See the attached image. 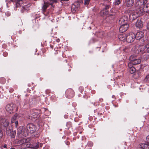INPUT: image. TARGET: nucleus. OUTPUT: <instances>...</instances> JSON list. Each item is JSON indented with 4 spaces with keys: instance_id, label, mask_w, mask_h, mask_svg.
Here are the masks:
<instances>
[{
    "instance_id": "f257e3e1",
    "label": "nucleus",
    "mask_w": 149,
    "mask_h": 149,
    "mask_svg": "<svg viewBox=\"0 0 149 149\" xmlns=\"http://www.w3.org/2000/svg\"><path fill=\"white\" fill-rule=\"evenodd\" d=\"M26 130L23 128L22 127H19L18 129L17 134L20 137H23L27 136L29 132L32 133L36 130V126L33 124H29L26 126Z\"/></svg>"
},
{
    "instance_id": "f03ea898",
    "label": "nucleus",
    "mask_w": 149,
    "mask_h": 149,
    "mask_svg": "<svg viewBox=\"0 0 149 149\" xmlns=\"http://www.w3.org/2000/svg\"><path fill=\"white\" fill-rule=\"evenodd\" d=\"M129 59L130 62L129 63H131V65L138 64L141 62V60L140 58L135 55H131Z\"/></svg>"
},
{
    "instance_id": "7ed1b4c3",
    "label": "nucleus",
    "mask_w": 149,
    "mask_h": 149,
    "mask_svg": "<svg viewBox=\"0 0 149 149\" xmlns=\"http://www.w3.org/2000/svg\"><path fill=\"white\" fill-rule=\"evenodd\" d=\"M146 45H141L139 46L137 48H136L135 53L136 54H142L147 53Z\"/></svg>"
},
{
    "instance_id": "20e7f679",
    "label": "nucleus",
    "mask_w": 149,
    "mask_h": 149,
    "mask_svg": "<svg viewBox=\"0 0 149 149\" xmlns=\"http://www.w3.org/2000/svg\"><path fill=\"white\" fill-rule=\"evenodd\" d=\"M53 2H57V1H44L42 7L43 12H45L46 9L49 5L53 6L52 3Z\"/></svg>"
},
{
    "instance_id": "39448f33",
    "label": "nucleus",
    "mask_w": 149,
    "mask_h": 149,
    "mask_svg": "<svg viewBox=\"0 0 149 149\" xmlns=\"http://www.w3.org/2000/svg\"><path fill=\"white\" fill-rule=\"evenodd\" d=\"M146 1H137L136 3L138 4V6L139 8H138L136 11V13L139 12V13H138V14H141L143 11V9L142 7L139 8L142 5H143L144 3H146Z\"/></svg>"
},
{
    "instance_id": "423d86ee",
    "label": "nucleus",
    "mask_w": 149,
    "mask_h": 149,
    "mask_svg": "<svg viewBox=\"0 0 149 149\" xmlns=\"http://www.w3.org/2000/svg\"><path fill=\"white\" fill-rule=\"evenodd\" d=\"M135 38V35L133 33H130L127 35L126 40L128 42H133Z\"/></svg>"
},
{
    "instance_id": "0eeeda50",
    "label": "nucleus",
    "mask_w": 149,
    "mask_h": 149,
    "mask_svg": "<svg viewBox=\"0 0 149 149\" xmlns=\"http://www.w3.org/2000/svg\"><path fill=\"white\" fill-rule=\"evenodd\" d=\"M65 94L67 97L69 98H72L74 95V92L71 89H67L65 92Z\"/></svg>"
},
{
    "instance_id": "6e6552de",
    "label": "nucleus",
    "mask_w": 149,
    "mask_h": 149,
    "mask_svg": "<svg viewBox=\"0 0 149 149\" xmlns=\"http://www.w3.org/2000/svg\"><path fill=\"white\" fill-rule=\"evenodd\" d=\"M120 26L119 28V30L121 32H123L127 30L129 27L128 24L120 25Z\"/></svg>"
},
{
    "instance_id": "1a4fd4ad",
    "label": "nucleus",
    "mask_w": 149,
    "mask_h": 149,
    "mask_svg": "<svg viewBox=\"0 0 149 149\" xmlns=\"http://www.w3.org/2000/svg\"><path fill=\"white\" fill-rule=\"evenodd\" d=\"M127 18L126 16H123L121 17L119 21V23L120 25L128 24L127 23Z\"/></svg>"
},
{
    "instance_id": "9d476101",
    "label": "nucleus",
    "mask_w": 149,
    "mask_h": 149,
    "mask_svg": "<svg viewBox=\"0 0 149 149\" xmlns=\"http://www.w3.org/2000/svg\"><path fill=\"white\" fill-rule=\"evenodd\" d=\"M13 104H7L6 107V109L7 111L10 113H13Z\"/></svg>"
},
{
    "instance_id": "9b49d317",
    "label": "nucleus",
    "mask_w": 149,
    "mask_h": 149,
    "mask_svg": "<svg viewBox=\"0 0 149 149\" xmlns=\"http://www.w3.org/2000/svg\"><path fill=\"white\" fill-rule=\"evenodd\" d=\"M6 134L8 136H10L11 138H13L15 136L16 132L15 131H12L11 129H10L7 130Z\"/></svg>"
},
{
    "instance_id": "f8f14e48",
    "label": "nucleus",
    "mask_w": 149,
    "mask_h": 149,
    "mask_svg": "<svg viewBox=\"0 0 149 149\" xmlns=\"http://www.w3.org/2000/svg\"><path fill=\"white\" fill-rule=\"evenodd\" d=\"M144 35L143 32L142 31L138 32L135 35V38L137 40H139L142 38Z\"/></svg>"
},
{
    "instance_id": "ddd939ff",
    "label": "nucleus",
    "mask_w": 149,
    "mask_h": 149,
    "mask_svg": "<svg viewBox=\"0 0 149 149\" xmlns=\"http://www.w3.org/2000/svg\"><path fill=\"white\" fill-rule=\"evenodd\" d=\"M139 149H148L149 145L148 143H141L139 146Z\"/></svg>"
},
{
    "instance_id": "4468645a",
    "label": "nucleus",
    "mask_w": 149,
    "mask_h": 149,
    "mask_svg": "<svg viewBox=\"0 0 149 149\" xmlns=\"http://www.w3.org/2000/svg\"><path fill=\"white\" fill-rule=\"evenodd\" d=\"M119 39L123 41L126 40L127 35L124 34H120L118 36Z\"/></svg>"
},
{
    "instance_id": "2eb2a0df",
    "label": "nucleus",
    "mask_w": 149,
    "mask_h": 149,
    "mask_svg": "<svg viewBox=\"0 0 149 149\" xmlns=\"http://www.w3.org/2000/svg\"><path fill=\"white\" fill-rule=\"evenodd\" d=\"M128 66L130 69V72L131 74H133L136 71V69L134 67L132 66L131 63H129L128 64Z\"/></svg>"
},
{
    "instance_id": "dca6fc26",
    "label": "nucleus",
    "mask_w": 149,
    "mask_h": 149,
    "mask_svg": "<svg viewBox=\"0 0 149 149\" xmlns=\"http://www.w3.org/2000/svg\"><path fill=\"white\" fill-rule=\"evenodd\" d=\"M139 13V12L136 13L134 12L130 15V17L131 19H134L138 17L139 15L138 14V13Z\"/></svg>"
},
{
    "instance_id": "f3484780",
    "label": "nucleus",
    "mask_w": 149,
    "mask_h": 149,
    "mask_svg": "<svg viewBox=\"0 0 149 149\" xmlns=\"http://www.w3.org/2000/svg\"><path fill=\"white\" fill-rule=\"evenodd\" d=\"M143 24L140 19H138L136 23V26L137 27L140 28L143 26Z\"/></svg>"
},
{
    "instance_id": "a211bd4d",
    "label": "nucleus",
    "mask_w": 149,
    "mask_h": 149,
    "mask_svg": "<svg viewBox=\"0 0 149 149\" xmlns=\"http://www.w3.org/2000/svg\"><path fill=\"white\" fill-rule=\"evenodd\" d=\"M2 125H3V126L6 128L8 126L9 124V122L8 120L5 119H3L2 120Z\"/></svg>"
},
{
    "instance_id": "6ab92c4d",
    "label": "nucleus",
    "mask_w": 149,
    "mask_h": 149,
    "mask_svg": "<svg viewBox=\"0 0 149 149\" xmlns=\"http://www.w3.org/2000/svg\"><path fill=\"white\" fill-rule=\"evenodd\" d=\"M18 115L17 114H15L14 116L12 117L11 119V123H14L16 121V120L18 118Z\"/></svg>"
},
{
    "instance_id": "aec40b11",
    "label": "nucleus",
    "mask_w": 149,
    "mask_h": 149,
    "mask_svg": "<svg viewBox=\"0 0 149 149\" xmlns=\"http://www.w3.org/2000/svg\"><path fill=\"white\" fill-rule=\"evenodd\" d=\"M125 3L127 6L130 7L132 5L134 1H125Z\"/></svg>"
},
{
    "instance_id": "412c9836",
    "label": "nucleus",
    "mask_w": 149,
    "mask_h": 149,
    "mask_svg": "<svg viewBox=\"0 0 149 149\" xmlns=\"http://www.w3.org/2000/svg\"><path fill=\"white\" fill-rule=\"evenodd\" d=\"M109 5H107L105 6L106 11L104 12L103 10H102L101 12L100 15H103L104 14L106 15L108 13L106 11L107 9L109 8Z\"/></svg>"
},
{
    "instance_id": "4be33fe9",
    "label": "nucleus",
    "mask_w": 149,
    "mask_h": 149,
    "mask_svg": "<svg viewBox=\"0 0 149 149\" xmlns=\"http://www.w3.org/2000/svg\"><path fill=\"white\" fill-rule=\"evenodd\" d=\"M23 3V1H15L14 2L15 3L16 7H19L20 6V4H22Z\"/></svg>"
},
{
    "instance_id": "5701e85b",
    "label": "nucleus",
    "mask_w": 149,
    "mask_h": 149,
    "mask_svg": "<svg viewBox=\"0 0 149 149\" xmlns=\"http://www.w3.org/2000/svg\"><path fill=\"white\" fill-rule=\"evenodd\" d=\"M38 114L36 112H35L32 114V115L31 116V118L35 119L37 118L38 116Z\"/></svg>"
},
{
    "instance_id": "b1692460",
    "label": "nucleus",
    "mask_w": 149,
    "mask_h": 149,
    "mask_svg": "<svg viewBox=\"0 0 149 149\" xmlns=\"http://www.w3.org/2000/svg\"><path fill=\"white\" fill-rule=\"evenodd\" d=\"M144 5V7L146 6V8L147 9V12L149 13V3H147L146 4H144L143 5Z\"/></svg>"
},
{
    "instance_id": "393cba45",
    "label": "nucleus",
    "mask_w": 149,
    "mask_h": 149,
    "mask_svg": "<svg viewBox=\"0 0 149 149\" xmlns=\"http://www.w3.org/2000/svg\"><path fill=\"white\" fill-rule=\"evenodd\" d=\"M147 53H149V43L146 45Z\"/></svg>"
},
{
    "instance_id": "a878e982",
    "label": "nucleus",
    "mask_w": 149,
    "mask_h": 149,
    "mask_svg": "<svg viewBox=\"0 0 149 149\" xmlns=\"http://www.w3.org/2000/svg\"><path fill=\"white\" fill-rule=\"evenodd\" d=\"M120 3V1H116L115 2H114V3L115 5H118Z\"/></svg>"
},
{
    "instance_id": "bb28decb",
    "label": "nucleus",
    "mask_w": 149,
    "mask_h": 149,
    "mask_svg": "<svg viewBox=\"0 0 149 149\" xmlns=\"http://www.w3.org/2000/svg\"><path fill=\"white\" fill-rule=\"evenodd\" d=\"M26 7V6H22V9L21 10L22 13H23L24 12V10H25V9Z\"/></svg>"
},
{
    "instance_id": "cd10ccee",
    "label": "nucleus",
    "mask_w": 149,
    "mask_h": 149,
    "mask_svg": "<svg viewBox=\"0 0 149 149\" xmlns=\"http://www.w3.org/2000/svg\"><path fill=\"white\" fill-rule=\"evenodd\" d=\"M146 140L147 143L149 145V135L146 137Z\"/></svg>"
},
{
    "instance_id": "c85d7f7f",
    "label": "nucleus",
    "mask_w": 149,
    "mask_h": 149,
    "mask_svg": "<svg viewBox=\"0 0 149 149\" xmlns=\"http://www.w3.org/2000/svg\"><path fill=\"white\" fill-rule=\"evenodd\" d=\"M89 3V1H84V4L85 5L88 4Z\"/></svg>"
},
{
    "instance_id": "c756f323",
    "label": "nucleus",
    "mask_w": 149,
    "mask_h": 149,
    "mask_svg": "<svg viewBox=\"0 0 149 149\" xmlns=\"http://www.w3.org/2000/svg\"><path fill=\"white\" fill-rule=\"evenodd\" d=\"M14 123H15V126L16 127H17V126H18V121L17 120L15 121Z\"/></svg>"
},
{
    "instance_id": "7c9ffc66",
    "label": "nucleus",
    "mask_w": 149,
    "mask_h": 149,
    "mask_svg": "<svg viewBox=\"0 0 149 149\" xmlns=\"http://www.w3.org/2000/svg\"><path fill=\"white\" fill-rule=\"evenodd\" d=\"M145 57L144 58V60H146L148 57V55L147 54H146L144 56Z\"/></svg>"
},
{
    "instance_id": "2f4dec72",
    "label": "nucleus",
    "mask_w": 149,
    "mask_h": 149,
    "mask_svg": "<svg viewBox=\"0 0 149 149\" xmlns=\"http://www.w3.org/2000/svg\"><path fill=\"white\" fill-rule=\"evenodd\" d=\"M3 55L4 56H6L7 55V53L6 52H4L3 54Z\"/></svg>"
},
{
    "instance_id": "473e14b6",
    "label": "nucleus",
    "mask_w": 149,
    "mask_h": 149,
    "mask_svg": "<svg viewBox=\"0 0 149 149\" xmlns=\"http://www.w3.org/2000/svg\"><path fill=\"white\" fill-rule=\"evenodd\" d=\"M7 145H6V144H5V145L4 146H3V147L4 148H6V147H7Z\"/></svg>"
},
{
    "instance_id": "72a5a7b5",
    "label": "nucleus",
    "mask_w": 149,
    "mask_h": 149,
    "mask_svg": "<svg viewBox=\"0 0 149 149\" xmlns=\"http://www.w3.org/2000/svg\"><path fill=\"white\" fill-rule=\"evenodd\" d=\"M38 145H36V146H35V148H38Z\"/></svg>"
},
{
    "instance_id": "f704fd0d",
    "label": "nucleus",
    "mask_w": 149,
    "mask_h": 149,
    "mask_svg": "<svg viewBox=\"0 0 149 149\" xmlns=\"http://www.w3.org/2000/svg\"><path fill=\"white\" fill-rule=\"evenodd\" d=\"M146 78H149V76L148 75V76H147L146 77Z\"/></svg>"
},
{
    "instance_id": "c9c22d12",
    "label": "nucleus",
    "mask_w": 149,
    "mask_h": 149,
    "mask_svg": "<svg viewBox=\"0 0 149 149\" xmlns=\"http://www.w3.org/2000/svg\"><path fill=\"white\" fill-rule=\"evenodd\" d=\"M10 149H15L14 148H11Z\"/></svg>"
},
{
    "instance_id": "e433bc0d",
    "label": "nucleus",
    "mask_w": 149,
    "mask_h": 149,
    "mask_svg": "<svg viewBox=\"0 0 149 149\" xmlns=\"http://www.w3.org/2000/svg\"><path fill=\"white\" fill-rule=\"evenodd\" d=\"M115 97V96H114L113 95V96H112V97Z\"/></svg>"
}]
</instances>
